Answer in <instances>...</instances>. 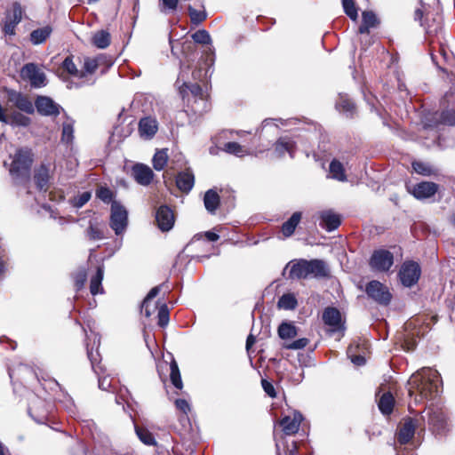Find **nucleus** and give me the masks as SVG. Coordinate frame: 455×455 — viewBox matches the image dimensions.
<instances>
[{"label":"nucleus","instance_id":"f257e3e1","mask_svg":"<svg viewBox=\"0 0 455 455\" xmlns=\"http://www.w3.org/2000/svg\"><path fill=\"white\" fill-rule=\"evenodd\" d=\"M409 394L418 392L421 399L435 397L442 388L439 371H414L408 379Z\"/></svg>","mask_w":455,"mask_h":455},{"label":"nucleus","instance_id":"f03ea898","mask_svg":"<svg viewBox=\"0 0 455 455\" xmlns=\"http://www.w3.org/2000/svg\"><path fill=\"white\" fill-rule=\"evenodd\" d=\"M285 268H290L289 278L291 279L324 278L330 275L327 263L317 259L291 260Z\"/></svg>","mask_w":455,"mask_h":455},{"label":"nucleus","instance_id":"7ed1b4c3","mask_svg":"<svg viewBox=\"0 0 455 455\" xmlns=\"http://www.w3.org/2000/svg\"><path fill=\"white\" fill-rule=\"evenodd\" d=\"M427 419L429 430L439 437L445 436L451 431L449 417L442 408L430 405L420 413V420Z\"/></svg>","mask_w":455,"mask_h":455},{"label":"nucleus","instance_id":"20e7f679","mask_svg":"<svg viewBox=\"0 0 455 455\" xmlns=\"http://www.w3.org/2000/svg\"><path fill=\"white\" fill-rule=\"evenodd\" d=\"M33 158L31 151L28 149H19L13 156L10 168V173L12 178L20 181H27L30 176V169Z\"/></svg>","mask_w":455,"mask_h":455},{"label":"nucleus","instance_id":"39448f33","mask_svg":"<svg viewBox=\"0 0 455 455\" xmlns=\"http://www.w3.org/2000/svg\"><path fill=\"white\" fill-rule=\"evenodd\" d=\"M52 404L51 398L41 397L39 395H33L29 398L28 411V414L38 423H43L48 413L52 411Z\"/></svg>","mask_w":455,"mask_h":455},{"label":"nucleus","instance_id":"423d86ee","mask_svg":"<svg viewBox=\"0 0 455 455\" xmlns=\"http://www.w3.org/2000/svg\"><path fill=\"white\" fill-rule=\"evenodd\" d=\"M128 222V212L126 209L118 202L113 201L111 204L110 227L116 235H121L124 232Z\"/></svg>","mask_w":455,"mask_h":455},{"label":"nucleus","instance_id":"0eeeda50","mask_svg":"<svg viewBox=\"0 0 455 455\" xmlns=\"http://www.w3.org/2000/svg\"><path fill=\"white\" fill-rule=\"evenodd\" d=\"M367 295L380 305H388L392 295L388 288L379 281H371L365 288Z\"/></svg>","mask_w":455,"mask_h":455},{"label":"nucleus","instance_id":"6e6552de","mask_svg":"<svg viewBox=\"0 0 455 455\" xmlns=\"http://www.w3.org/2000/svg\"><path fill=\"white\" fill-rule=\"evenodd\" d=\"M347 356L354 365L361 367L366 363V356L369 354V345L365 340L355 341L347 347Z\"/></svg>","mask_w":455,"mask_h":455},{"label":"nucleus","instance_id":"1a4fd4ad","mask_svg":"<svg viewBox=\"0 0 455 455\" xmlns=\"http://www.w3.org/2000/svg\"><path fill=\"white\" fill-rule=\"evenodd\" d=\"M323 321L329 326L331 333H339V338L343 336L345 330L344 323L341 320L340 312L335 307H327L323 313Z\"/></svg>","mask_w":455,"mask_h":455},{"label":"nucleus","instance_id":"9d476101","mask_svg":"<svg viewBox=\"0 0 455 455\" xmlns=\"http://www.w3.org/2000/svg\"><path fill=\"white\" fill-rule=\"evenodd\" d=\"M180 94L183 100L188 98V103L193 101V104H199L201 102L204 105L203 108H206V100L199 84L184 82L180 87Z\"/></svg>","mask_w":455,"mask_h":455},{"label":"nucleus","instance_id":"9b49d317","mask_svg":"<svg viewBox=\"0 0 455 455\" xmlns=\"http://www.w3.org/2000/svg\"><path fill=\"white\" fill-rule=\"evenodd\" d=\"M420 272V267L418 263L409 261L403 264L399 271V277L404 286L411 287L418 282Z\"/></svg>","mask_w":455,"mask_h":455},{"label":"nucleus","instance_id":"f8f14e48","mask_svg":"<svg viewBox=\"0 0 455 455\" xmlns=\"http://www.w3.org/2000/svg\"><path fill=\"white\" fill-rule=\"evenodd\" d=\"M420 421V419L413 418L404 419L403 423L399 427L396 433L397 442L402 445L407 444L414 436L416 428L421 427Z\"/></svg>","mask_w":455,"mask_h":455},{"label":"nucleus","instance_id":"ddd939ff","mask_svg":"<svg viewBox=\"0 0 455 455\" xmlns=\"http://www.w3.org/2000/svg\"><path fill=\"white\" fill-rule=\"evenodd\" d=\"M444 108L440 116V123L447 125L455 124V94L452 91L447 92L441 101Z\"/></svg>","mask_w":455,"mask_h":455},{"label":"nucleus","instance_id":"4468645a","mask_svg":"<svg viewBox=\"0 0 455 455\" xmlns=\"http://www.w3.org/2000/svg\"><path fill=\"white\" fill-rule=\"evenodd\" d=\"M20 76L23 79L28 80L34 87H41L45 84V75L34 63L26 64L20 70Z\"/></svg>","mask_w":455,"mask_h":455},{"label":"nucleus","instance_id":"2eb2a0df","mask_svg":"<svg viewBox=\"0 0 455 455\" xmlns=\"http://www.w3.org/2000/svg\"><path fill=\"white\" fill-rule=\"evenodd\" d=\"M6 92L8 101L11 102L18 109L27 114L34 113V105L27 95H24L23 93L12 89L7 90Z\"/></svg>","mask_w":455,"mask_h":455},{"label":"nucleus","instance_id":"dca6fc26","mask_svg":"<svg viewBox=\"0 0 455 455\" xmlns=\"http://www.w3.org/2000/svg\"><path fill=\"white\" fill-rule=\"evenodd\" d=\"M393 263V254L386 250L374 251L370 261L371 267L377 271H387Z\"/></svg>","mask_w":455,"mask_h":455},{"label":"nucleus","instance_id":"f3484780","mask_svg":"<svg viewBox=\"0 0 455 455\" xmlns=\"http://www.w3.org/2000/svg\"><path fill=\"white\" fill-rule=\"evenodd\" d=\"M156 221L163 232L171 230L175 222L173 212L167 205H161L156 212Z\"/></svg>","mask_w":455,"mask_h":455},{"label":"nucleus","instance_id":"a211bd4d","mask_svg":"<svg viewBox=\"0 0 455 455\" xmlns=\"http://www.w3.org/2000/svg\"><path fill=\"white\" fill-rule=\"evenodd\" d=\"M302 419V414L298 411H294L292 413V417L290 415L284 416L280 420L279 425L282 427V431L286 435H291L299 431V425Z\"/></svg>","mask_w":455,"mask_h":455},{"label":"nucleus","instance_id":"6ab92c4d","mask_svg":"<svg viewBox=\"0 0 455 455\" xmlns=\"http://www.w3.org/2000/svg\"><path fill=\"white\" fill-rule=\"evenodd\" d=\"M22 20V8L19 3H14L12 5V14H7L3 31L5 35H14L16 26Z\"/></svg>","mask_w":455,"mask_h":455},{"label":"nucleus","instance_id":"aec40b11","mask_svg":"<svg viewBox=\"0 0 455 455\" xmlns=\"http://www.w3.org/2000/svg\"><path fill=\"white\" fill-rule=\"evenodd\" d=\"M31 373L35 375L36 381L45 393H52V395H55V393L61 391L59 382L55 379L48 377L46 371H39V373L31 371Z\"/></svg>","mask_w":455,"mask_h":455},{"label":"nucleus","instance_id":"412c9836","mask_svg":"<svg viewBox=\"0 0 455 455\" xmlns=\"http://www.w3.org/2000/svg\"><path fill=\"white\" fill-rule=\"evenodd\" d=\"M37 112L42 116H58L60 106L48 97H38L35 102Z\"/></svg>","mask_w":455,"mask_h":455},{"label":"nucleus","instance_id":"4be33fe9","mask_svg":"<svg viewBox=\"0 0 455 455\" xmlns=\"http://www.w3.org/2000/svg\"><path fill=\"white\" fill-rule=\"evenodd\" d=\"M438 190V185L434 182L423 181L415 185L410 192L418 199H427Z\"/></svg>","mask_w":455,"mask_h":455},{"label":"nucleus","instance_id":"5701e85b","mask_svg":"<svg viewBox=\"0 0 455 455\" xmlns=\"http://www.w3.org/2000/svg\"><path fill=\"white\" fill-rule=\"evenodd\" d=\"M132 174L134 180L143 186L148 185L154 176L152 170L148 166L140 164H137L132 167Z\"/></svg>","mask_w":455,"mask_h":455},{"label":"nucleus","instance_id":"b1692460","mask_svg":"<svg viewBox=\"0 0 455 455\" xmlns=\"http://www.w3.org/2000/svg\"><path fill=\"white\" fill-rule=\"evenodd\" d=\"M157 130V121L155 118L144 117L141 118L139 122L140 135L146 140L153 138Z\"/></svg>","mask_w":455,"mask_h":455},{"label":"nucleus","instance_id":"393cba45","mask_svg":"<svg viewBox=\"0 0 455 455\" xmlns=\"http://www.w3.org/2000/svg\"><path fill=\"white\" fill-rule=\"evenodd\" d=\"M194 183L195 177L189 169L179 172L176 177V185L182 192L188 193L193 188Z\"/></svg>","mask_w":455,"mask_h":455},{"label":"nucleus","instance_id":"a878e982","mask_svg":"<svg viewBox=\"0 0 455 455\" xmlns=\"http://www.w3.org/2000/svg\"><path fill=\"white\" fill-rule=\"evenodd\" d=\"M51 168L50 165L42 164L35 173V181L36 187L40 190L46 191L48 188L49 180L51 179Z\"/></svg>","mask_w":455,"mask_h":455},{"label":"nucleus","instance_id":"bb28decb","mask_svg":"<svg viewBox=\"0 0 455 455\" xmlns=\"http://www.w3.org/2000/svg\"><path fill=\"white\" fill-rule=\"evenodd\" d=\"M295 148V142L289 137H282L275 144V151L278 156H283L287 152L293 157Z\"/></svg>","mask_w":455,"mask_h":455},{"label":"nucleus","instance_id":"cd10ccee","mask_svg":"<svg viewBox=\"0 0 455 455\" xmlns=\"http://www.w3.org/2000/svg\"><path fill=\"white\" fill-rule=\"evenodd\" d=\"M160 291V286L152 288L141 304V312L145 314L147 317H149L152 313L157 308L156 304H152L153 299H155Z\"/></svg>","mask_w":455,"mask_h":455},{"label":"nucleus","instance_id":"c85d7f7f","mask_svg":"<svg viewBox=\"0 0 455 455\" xmlns=\"http://www.w3.org/2000/svg\"><path fill=\"white\" fill-rule=\"evenodd\" d=\"M302 218L300 212H295L291 218L286 220L281 227V232L284 237H290L293 235L296 228L299 224Z\"/></svg>","mask_w":455,"mask_h":455},{"label":"nucleus","instance_id":"c756f323","mask_svg":"<svg viewBox=\"0 0 455 455\" xmlns=\"http://www.w3.org/2000/svg\"><path fill=\"white\" fill-rule=\"evenodd\" d=\"M320 225L326 230L332 231L340 225V218L331 212H323Z\"/></svg>","mask_w":455,"mask_h":455},{"label":"nucleus","instance_id":"7c9ffc66","mask_svg":"<svg viewBox=\"0 0 455 455\" xmlns=\"http://www.w3.org/2000/svg\"><path fill=\"white\" fill-rule=\"evenodd\" d=\"M98 385L101 390L116 392V381L108 371H100V374H98Z\"/></svg>","mask_w":455,"mask_h":455},{"label":"nucleus","instance_id":"2f4dec72","mask_svg":"<svg viewBox=\"0 0 455 455\" xmlns=\"http://www.w3.org/2000/svg\"><path fill=\"white\" fill-rule=\"evenodd\" d=\"M394 405L395 399L392 394L389 392L384 393L378 402L379 410L385 416H388L392 413Z\"/></svg>","mask_w":455,"mask_h":455},{"label":"nucleus","instance_id":"473e14b6","mask_svg":"<svg viewBox=\"0 0 455 455\" xmlns=\"http://www.w3.org/2000/svg\"><path fill=\"white\" fill-rule=\"evenodd\" d=\"M451 57V53L443 44L439 46L438 54H431L433 62L443 71H446V68L443 66V62H448Z\"/></svg>","mask_w":455,"mask_h":455},{"label":"nucleus","instance_id":"72a5a7b5","mask_svg":"<svg viewBox=\"0 0 455 455\" xmlns=\"http://www.w3.org/2000/svg\"><path fill=\"white\" fill-rule=\"evenodd\" d=\"M104 269L103 267L100 266L97 267V271L91 278L90 282V291L92 295L103 293V288L101 283L103 280Z\"/></svg>","mask_w":455,"mask_h":455},{"label":"nucleus","instance_id":"f704fd0d","mask_svg":"<svg viewBox=\"0 0 455 455\" xmlns=\"http://www.w3.org/2000/svg\"><path fill=\"white\" fill-rule=\"evenodd\" d=\"M6 122L3 123L12 126L27 127L30 124V118L18 111H13L10 115H6Z\"/></svg>","mask_w":455,"mask_h":455},{"label":"nucleus","instance_id":"c9c22d12","mask_svg":"<svg viewBox=\"0 0 455 455\" xmlns=\"http://www.w3.org/2000/svg\"><path fill=\"white\" fill-rule=\"evenodd\" d=\"M330 177L339 181H346L347 175L343 164L337 159H333L329 165Z\"/></svg>","mask_w":455,"mask_h":455},{"label":"nucleus","instance_id":"e433bc0d","mask_svg":"<svg viewBox=\"0 0 455 455\" xmlns=\"http://www.w3.org/2000/svg\"><path fill=\"white\" fill-rule=\"evenodd\" d=\"M204 203L206 210L213 213L220 205V196L218 193L212 189L208 190L204 195Z\"/></svg>","mask_w":455,"mask_h":455},{"label":"nucleus","instance_id":"4c0bfd02","mask_svg":"<svg viewBox=\"0 0 455 455\" xmlns=\"http://www.w3.org/2000/svg\"><path fill=\"white\" fill-rule=\"evenodd\" d=\"M52 31V30L50 26H45L33 30L30 34V40L32 44H40L44 43L50 36Z\"/></svg>","mask_w":455,"mask_h":455},{"label":"nucleus","instance_id":"58836bf2","mask_svg":"<svg viewBox=\"0 0 455 455\" xmlns=\"http://www.w3.org/2000/svg\"><path fill=\"white\" fill-rule=\"evenodd\" d=\"M378 23L377 17L372 12H363V23L359 27V33H368L371 28H374Z\"/></svg>","mask_w":455,"mask_h":455},{"label":"nucleus","instance_id":"ea45409f","mask_svg":"<svg viewBox=\"0 0 455 455\" xmlns=\"http://www.w3.org/2000/svg\"><path fill=\"white\" fill-rule=\"evenodd\" d=\"M336 108L339 112L346 114L347 116H352L355 109L353 101L346 96L339 97L336 103Z\"/></svg>","mask_w":455,"mask_h":455},{"label":"nucleus","instance_id":"a19ab883","mask_svg":"<svg viewBox=\"0 0 455 455\" xmlns=\"http://www.w3.org/2000/svg\"><path fill=\"white\" fill-rule=\"evenodd\" d=\"M135 433L138 438L146 445H156V441L151 432L148 429L134 425Z\"/></svg>","mask_w":455,"mask_h":455},{"label":"nucleus","instance_id":"79ce46f5","mask_svg":"<svg viewBox=\"0 0 455 455\" xmlns=\"http://www.w3.org/2000/svg\"><path fill=\"white\" fill-rule=\"evenodd\" d=\"M278 335L282 339H291L297 336V328L291 323H282L278 327Z\"/></svg>","mask_w":455,"mask_h":455},{"label":"nucleus","instance_id":"37998d69","mask_svg":"<svg viewBox=\"0 0 455 455\" xmlns=\"http://www.w3.org/2000/svg\"><path fill=\"white\" fill-rule=\"evenodd\" d=\"M62 69L66 71L68 74L78 77L84 78V71L78 70L76 64L73 61V58L71 56L67 57L61 66Z\"/></svg>","mask_w":455,"mask_h":455},{"label":"nucleus","instance_id":"c03bdc74","mask_svg":"<svg viewBox=\"0 0 455 455\" xmlns=\"http://www.w3.org/2000/svg\"><path fill=\"white\" fill-rule=\"evenodd\" d=\"M92 44L100 48L104 49L110 44V35L105 30L96 32L92 36Z\"/></svg>","mask_w":455,"mask_h":455},{"label":"nucleus","instance_id":"a18cd8bd","mask_svg":"<svg viewBox=\"0 0 455 455\" xmlns=\"http://www.w3.org/2000/svg\"><path fill=\"white\" fill-rule=\"evenodd\" d=\"M167 149L157 150L153 157V166L156 171H162L168 162Z\"/></svg>","mask_w":455,"mask_h":455},{"label":"nucleus","instance_id":"49530a36","mask_svg":"<svg viewBox=\"0 0 455 455\" xmlns=\"http://www.w3.org/2000/svg\"><path fill=\"white\" fill-rule=\"evenodd\" d=\"M74 140V122L70 119L66 120L62 124L61 141L69 144Z\"/></svg>","mask_w":455,"mask_h":455},{"label":"nucleus","instance_id":"de8ad7c7","mask_svg":"<svg viewBox=\"0 0 455 455\" xmlns=\"http://www.w3.org/2000/svg\"><path fill=\"white\" fill-rule=\"evenodd\" d=\"M180 0H159L158 7L162 13H174L179 5Z\"/></svg>","mask_w":455,"mask_h":455},{"label":"nucleus","instance_id":"09e8293b","mask_svg":"<svg viewBox=\"0 0 455 455\" xmlns=\"http://www.w3.org/2000/svg\"><path fill=\"white\" fill-rule=\"evenodd\" d=\"M297 306V299L293 294H283L278 300V307L283 309H294Z\"/></svg>","mask_w":455,"mask_h":455},{"label":"nucleus","instance_id":"8fccbe9b","mask_svg":"<svg viewBox=\"0 0 455 455\" xmlns=\"http://www.w3.org/2000/svg\"><path fill=\"white\" fill-rule=\"evenodd\" d=\"M342 6L345 13L352 20H356L358 12L354 0H342Z\"/></svg>","mask_w":455,"mask_h":455},{"label":"nucleus","instance_id":"3c124183","mask_svg":"<svg viewBox=\"0 0 455 455\" xmlns=\"http://www.w3.org/2000/svg\"><path fill=\"white\" fill-rule=\"evenodd\" d=\"M443 30L442 18L437 16L433 19V24H427L426 32L429 36H438Z\"/></svg>","mask_w":455,"mask_h":455},{"label":"nucleus","instance_id":"603ef678","mask_svg":"<svg viewBox=\"0 0 455 455\" xmlns=\"http://www.w3.org/2000/svg\"><path fill=\"white\" fill-rule=\"evenodd\" d=\"M224 151L236 156H242L246 153V149L237 142L226 143L224 146Z\"/></svg>","mask_w":455,"mask_h":455},{"label":"nucleus","instance_id":"864d4df0","mask_svg":"<svg viewBox=\"0 0 455 455\" xmlns=\"http://www.w3.org/2000/svg\"><path fill=\"white\" fill-rule=\"evenodd\" d=\"M412 168L415 172L424 176H430L435 172L430 164L423 162H413Z\"/></svg>","mask_w":455,"mask_h":455},{"label":"nucleus","instance_id":"5fc2aeb1","mask_svg":"<svg viewBox=\"0 0 455 455\" xmlns=\"http://www.w3.org/2000/svg\"><path fill=\"white\" fill-rule=\"evenodd\" d=\"M192 38L197 44H211L212 43L210 34L204 29L198 30L196 33H194L192 35Z\"/></svg>","mask_w":455,"mask_h":455},{"label":"nucleus","instance_id":"6e6d98bb","mask_svg":"<svg viewBox=\"0 0 455 455\" xmlns=\"http://www.w3.org/2000/svg\"><path fill=\"white\" fill-rule=\"evenodd\" d=\"M158 325L161 327H165L169 323V310L165 303H163L158 307Z\"/></svg>","mask_w":455,"mask_h":455},{"label":"nucleus","instance_id":"4d7b16f0","mask_svg":"<svg viewBox=\"0 0 455 455\" xmlns=\"http://www.w3.org/2000/svg\"><path fill=\"white\" fill-rule=\"evenodd\" d=\"M188 12L191 21L195 24H199L206 19V12L204 11H197L189 6Z\"/></svg>","mask_w":455,"mask_h":455},{"label":"nucleus","instance_id":"13d9d810","mask_svg":"<svg viewBox=\"0 0 455 455\" xmlns=\"http://www.w3.org/2000/svg\"><path fill=\"white\" fill-rule=\"evenodd\" d=\"M87 279L86 270L80 268L74 275L75 286L77 291L81 290Z\"/></svg>","mask_w":455,"mask_h":455},{"label":"nucleus","instance_id":"bf43d9fd","mask_svg":"<svg viewBox=\"0 0 455 455\" xmlns=\"http://www.w3.org/2000/svg\"><path fill=\"white\" fill-rule=\"evenodd\" d=\"M98 61L95 59L87 58L84 63V77L86 75H92L98 68Z\"/></svg>","mask_w":455,"mask_h":455},{"label":"nucleus","instance_id":"052dcab7","mask_svg":"<svg viewBox=\"0 0 455 455\" xmlns=\"http://www.w3.org/2000/svg\"><path fill=\"white\" fill-rule=\"evenodd\" d=\"M96 196L99 199L103 201L104 203H110L113 198V193L112 191L105 187H100L96 191Z\"/></svg>","mask_w":455,"mask_h":455},{"label":"nucleus","instance_id":"680f3d73","mask_svg":"<svg viewBox=\"0 0 455 455\" xmlns=\"http://www.w3.org/2000/svg\"><path fill=\"white\" fill-rule=\"evenodd\" d=\"M87 236L91 240H100L104 238L102 230L98 227L93 226L92 223L87 229Z\"/></svg>","mask_w":455,"mask_h":455},{"label":"nucleus","instance_id":"e2e57ef3","mask_svg":"<svg viewBox=\"0 0 455 455\" xmlns=\"http://www.w3.org/2000/svg\"><path fill=\"white\" fill-rule=\"evenodd\" d=\"M261 386H262L263 390L268 396H270L272 398H275L276 396V392H275V389L272 382H270L269 380H267L266 378H264L262 376H261Z\"/></svg>","mask_w":455,"mask_h":455},{"label":"nucleus","instance_id":"0e129e2a","mask_svg":"<svg viewBox=\"0 0 455 455\" xmlns=\"http://www.w3.org/2000/svg\"><path fill=\"white\" fill-rule=\"evenodd\" d=\"M174 404L176 408L185 415H188V413L191 411V406L186 399L178 398L175 400Z\"/></svg>","mask_w":455,"mask_h":455},{"label":"nucleus","instance_id":"69168bd1","mask_svg":"<svg viewBox=\"0 0 455 455\" xmlns=\"http://www.w3.org/2000/svg\"><path fill=\"white\" fill-rule=\"evenodd\" d=\"M185 164L184 156L181 153H177L172 156L170 160L171 168H181Z\"/></svg>","mask_w":455,"mask_h":455},{"label":"nucleus","instance_id":"338daca9","mask_svg":"<svg viewBox=\"0 0 455 455\" xmlns=\"http://www.w3.org/2000/svg\"><path fill=\"white\" fill-rule=\"evenodd\" d=\"M91 198L90 192H84L79 195L77 197L74 198V206L76 208H80L84 206Z\"/></svg>","mask_w":455,"mask_h":455},{"label":"nucleus","instance_id":"774afa93","mask_svg":"<svg viewBox=\"0 0 455 455\" xmlns=\"http://www.w3.org/2000/svg\"><path fill=\"white\" fill-rule=\"evenodd\" d=\"M170 379L172 384L178 389L183 387L180 371H170Z\"/></svg>","mask_w":455,"mask_h":455}]
</instances>
